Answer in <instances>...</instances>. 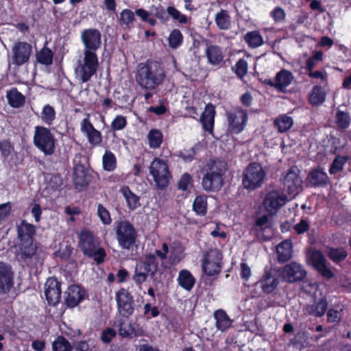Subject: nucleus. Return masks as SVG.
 Here are the masks:
<instances>
[{"mask_svg": "<svg viewBox=\"0 0 351 351\" xmlns=\"http://www.w3.org/2000/svg\"><path fill=\"white\" fill-rule=\"evenodd\" d=\"M84 49L83 58L79 60L75 69L76 78L81 82H88L96 73L99 60L96 51L101 44V35L96 29H86L81 33Z\"/></svg>", "mask_w": 351, "mask_h": 351, "instance_id": "obj_1", "label": "nucleus"}, {"mask_svg": "<svg viewBox=\"0 0 351 351\" xmlns=\"http://www.w3.org/2000/svg\"><path fill=\"white\" fill-rule=\"evenodd\" d=\"M165 73L160 63L148 61L140 66L136 73V80L139 86L146 90H154L162 83Z\"/></svg>", "mask_w": 351, "mask_h": 351, "instance_id": "obj_2", "label": "nucleus"}, {"mask_svg": "<svg viewBox=\"0 0 351 351\" xmlns=\"http://www.w3.org/2000/svg\"><path fill=\"white\" fill-rule=\"evenodd\" d=\"M226 171V164L223 161L210 160L202 169L204 175L202 178V187L207 191H219L223 185V175Z\"/></svg>", "mask_w": 351, "mask_h": 351, "instance_id": "obj_3", "label": "nucleus"}, {"mask_svg": "<svg viewBox=\"0 0 351 351\" xmlns=\"http://www.w3.org/2000/svg\"><path fill=\"white\" fill-rule=\"evenodd\" d=\"M79 247L86 256L93 258L97 264L104 262L105 250L99 246L98 242L89 230L84 229L80 232Z\"/></svg>", "mask_w": 351, "mask_h": 351, "instance_id": "obj_4", "label": "nucleus"}, {"mask_svg": "<svg viewBox=\"0 0 351 351\" xmlns=\"http://www.w3.org/2000/svg\"><path fill=\"white\" fill-rule=\"evenodd\" d=\"M266 178L263 167L256 162L250 163L243 173V184L249 190H254L262 186Z\"/></svg>", "mask_w": 351, "mask_h": 351, "instance_id": "obj_5", "label": "nucleus"}, {"mask_svg": "<svg viewBox=\"0 0 351 351\" xmlns=\"http://www.w3.org/2000/svg\"><path fill=\"white\" fill-rule=\"evenodd\" d=\"M283 191L290 199L295 197L302 191V180L300 170L296 167H291L282 178Z\"/></svg>", "mask_w": 351, "mask_h": 351, "instance_id": "obj_6", "label": "nucleus"}, {"mask_svg": "<svg viewBox=\"0 0 351 351\" xmlns=\"http://www.w3.org/2000/svg\"><path fill=\"white\" fill-rule=\"evenodd\" d=\"M223 255L218 249H211L206 252L202 259L203 272L208 276L218 275L223 267Z\"/></svg>", "mask_w": 351, "mask_h": 351, "instance_id": "obj_7", "label": "nucleus"}, {"mask_svg": "<svg viewBox=\"0 0 351 351\" xmlns=\"http://www.w3.org/2000/svg\"><path fill=\"white\" fill-rule=\"evenodd\" d=\"M34 143L45 155H51L55 151L56 141L51 131L43 126L35 128Z\"/></svg>", "mask_w": 351, "mask_h": 351, "instance_id": "obj_8", "label": "nucleus"}, {"mask_svg": "<svg viewBox=\"0 0 351 351\" xmlns=\"http://www.w3.org/2000/svg\"><path fill=\"white\" fill-rule=\"evenodd\" d=\"M32 52V47L29 43L23 41L16 42L8 56L9 65L19 68L26 64L29 60Z\"/></svg>", "mask_w": 351, "mask_h": 351, "instance_id": "obj_9", "label": "nucleus"}, {"mask_svg": "<svg viewBox=\"0 0 351 351\" xmlns=\"http://www.w3.org/2000/svg\"><path fill=\"white\" fill-rule=\"evenodd\" d=\"M158 263L154 254L147 255L143 261L138 262L135 267L133 280L141 286L147 279L149 274H154L157 270Z\"/></svg>", "mask_w": 351, "mask_h": 351, "instance_id": "obj_10", "label": "nucleus"}, {"mask_svg": "<svg viewBox=\"0 0 351 351\" xmlns=\"http://www.w3.org/2000/svg\"><path fill=\"white\" fill-rule=\"evenodd\" d=\"M149 173L158 188L167 186L171 179V173L167 163L161 159L155 158L150 165Z\"/></svg>", "mask_w": 351, "mask_h": 351, "instance_id": "obj_11", "label": "nucleus"}, {"mask_svg": "<svg viewBox=\"0 0 351 351\" xmlns=\"http://www.w3.org/2000/svg\"><path fill=\"white\" fill-rule=\"evenodd\" d=\"M118 243L121 248L129 250L136 243V232L133 226L128 221L120 222L116 230Z\"/></svg>", "mask_w": 351, "mask_h": 351, "instance_id": "obj_12", "label": "nucleus"}, {"mask_svg": "<svg viewBox=\"0 0 351 351\" xmlns=\"http://www.w3.org/2000/svg\"><path fill=\"white\" fill-rule=\"evenodd\" d=\"M289 200L287 195L278 191H272L266 195L263 206L268 214L272 216Z\"/></svg>", "mask_w": 351, "mask_h": 351, "instance_id": "obj_13", "label": "nucleus"}, {"mask_svg": "<svg viewBox=\"0 0 351 351\" xmlns=\"http://www.w3.org/2000/svg\"><path fill=\"white\" fill-rule=\"evenodd\" d=\"M308 262L324 278L330 279L334 276L331 269L326 263V260L322 253L318 250H311L308 254Z\"/></svg>", "mask_w": 351, "mask_h": 351, "instance_id": "obj_14", "label": "nucleus"}, {"mask_svg": "<svg viewBox=\"0 0 351 351\" xmlns=\"http://www.w3.org/2000/svg\"><path fill=\"white\" fill-rule=\"evenodd\" d=\"M247 122V112L241 108H236L228 114L229 130L234 134L241 132Z\"/></svg>", "mask_w": 351, "mask_h": 351, "instance_id": "obj_15", "label": "nucleus"}, {"mask_svg": "<svg viewBox=\"0 0 351 351\" xmlns=\"http://www.w3.org/2000/svg\"><path fill=\"white\" fill-rule=\"evenodd\" d=\"M115 299L118 310L123 316L131 315L134 310V300L130 292L125 289H121L116 293Z\"/></svg>", "mask_w": 351, "mask_h": 351, "instance_id": "obj_16", "label": "nucleus"}, {"mask_svg": "<svg viewBox=\"0 0 351 351\" xmlns=\"http://www.w3.org/2000/svg\"><path fill=\"white\" fill-rule=\"evenodd\" d=\"M80 130L87 138L88 142L92 146H97L101 143V133L94 128L90 121L88 114L86 118L82 120L80 123Z\"/></svg>", "mask_w": 351, "mask_h": 351, "instance_id": "obj_17", "label": "nucleus"}, {"mask_svg": "<svg viewBox=\"0 0 351 351\" xmlns=\"http://www.w3.org/2000/svg\"><path fill=\"white\" fill-rule=\"evenodd\" d=\"M45 295L49 304L55 306L60 300V282L54 278H49L45 284Z\"/></svg>", "mask_w": 351, "mask_h": 351, "instance_id": "obj_18", "label": "nucleus"}, {"mask_svg": "<svg viewBox=\"0 0 351 351\" xmlns=\"http://www.w3.org/2000/svg\"><path fill=\"white\" fill-rule=\"evenodd\" d=\"M14 273L11 267L0 263V293L6 294L13 288Z\"/></svg>", "mask_w": 351, "mask_h": 351, "instance_id": "obj_19", "label": "nucleus"}, {"mask_svg": "<svg viewBox=\"0 0 351 351\" xmlns=\"http://www.w3.org/2000/svg\"><path fill=\"white\" fill-rule=\"evenodd\" d=\"M306 274L302 265L295 262L286 265L282 271V278L289 282L301 280Z\"/></svg>", "mask_w": 351, "mask_h": 351, "instance_id": "obj_20", "label": "nucleus"}, {"mask_svg": "<svg viewBox=\"0 0 351 351\" xmlns=\"http://www.w3.org/2000/svg\"><path fill=\"white\" fill-rule=\"evenodd\" d=\"M293 78L291 71L282 69L276 73L274 81L269 80L267 84L280 92H285L287 88L292 83Z\"/></svg>", "mask_w": 351, "mask_h": 351, "instance_id": "obj_21", "label": "nucleus"}, {"mask_svg": "<svg viewBox=\"0 0 351 351\" xmlns=\"http://www.w3.org/2000/svg\"><path fill=\"white\" fill-rule=\"evenodd\" d=\"M119 333L123 337H141L144 335V330L139 324L132 323L128 319L124 318L119 325Z\"/></svg>", "mask_w": 351, "mask_h": 351, "instance_id": "obj_22", "label": "nucleus"}, {"mask_svg": "<svg viewBox=\"0 0 351 351\" xmlns=\"http://www.w3.org/2000/svg\"><path fill=\"white\" fill-rule=\"evenodd\" d=\"M85 297V290L80 285H73L68 289L66 303L68 306L73 308L83 301Z\"/></svg>", "mask_w": 351, "mask_h": 351, "instance_id": "obj_23", "label": "nucleus"}, {"mask_svg": "<svg viewBox=\"0 0 351 351\" xmlns=\"http://www.w3.org/2000/svg\"><path fill=\"white\" fill-rule=\"evenodd\" d=\"M307 183L313 186H326L329 184L326 173L320 169H314L309 172L306 178Z\"/></svg>", "mask_w": 351, "mask_h": 351, "instance_id": "obj_24", "label": "nucleus"}, {"mask_svg": "<svg viewBox=\"0 0 351 351\" xmlns=\"http://www.w3.org/2000/svg\"><path fill=\"white\" fill-rule=\"evenodd\" d=\"M37 245L34 239L20 241L18 245L17 255L23 260L31 258L35 255Z\"/></svg>", "mask_w": 351, "mask_h": 351, "instance_id": "obj_25", "label": "nucleus"}, {"mask_svg": "<svg viewBox=\"0 0 351 351\" xmlns=\"http://www.w3.org/2000/svg\"><path fill=\"white\" fill-rule=\"evenodd\" d=\"M215 114V107L209 104L206 106L200 117V122L202 124L203 128L210 134H212L213 131Z\"/></svg>", "mask_w": 351, "mask_h": 351, "instance_id": "obj_26", "label": "nucleus"}, {"mask_svg": "<svg viewBox=\"0 0 351 351\" xmlns=\"http://www.w3.org/2000/svg\"><path fill=\"white\" fill-rule=\"evenodd\" d=\"M18 237L20 241L34 239L33 237L36 232L35 226L31 223L22 221L17 226Z\"/></svg>", "mask_w": 351, "mask_h": 351, "instance_id": "obj_27", "label": "nucleus"}, {"mask_svg": "<svg viewBox=\"0 0 351 351\" xmlns=\"http://www.w3.org/2000/svg\"><path fill=\"white\" fill-rule=\"evenodd\" d=\"M258 283L264 293H270L276 289L279 282L276 276H273L269 272H266Z\"/></svg>", "mask_w": 351, "mask_h": 351, "instance_id": "obj_28", "label": "nucleus"}, {"mask_svg": "<svg viewBox=\"0 0 351 351\" xmlns=\"http://www.w3.org/2000/svg\"><path fill=\"white\" fill-rule=\"evenodd\" d=\"M119 191L125 198L127 205L130 210H134L140 207V197L132 192L128 186H122Z\"/></svg>", "mask_w": 351, "mask_h": 351, "instance_id": "obj_29", "label": "nucleus"}, {"mask_svg": "<svg viewBox=\"0 0 351 351\" xmlns=\"http://www.w3.org/2000/svg\"><path fill=\"white\" fill-rule=\"evenodd\" d=\"M278 259L280 262H286L292 256V243L290 240H285L276 246Z\"/></svg>", "mask_w": 351, "mask_h": 351, "instance_id": "obj_30", "label": "nucleus"}, {"mask_svg": "<svg viewBox=\"0 0 351 351\" xmlns=\"http://www.w3.org/2000/svg\"><path fill=\"white\" fill-rule=\"evenodd\" d=\"M178 285L186 291H191L195 283V278L187 269H182L178 277Z\"/></svg>", "mask_w": 351, "mask_h": 351, "instance_id": "obj_31", "label": "nucleus"}, {"mask_svg": "<svg viewBox=\"0 0 351 351\" xmlns=\"http://www.w3.org/2000/svg\"><path fill=\"white\" fill-rule=\"evenodd\" d=\"M327 306L326 299L322 298L319 300H315L313 304L306 306V312L315 317H321L325 313Z\"/></svg>", "mask_w": 351, "mask_h": 351, "instance_id": "obj_32", "label": "nucleus"}, {"mask_svg": "<svg viewBox=\"0 0 351 351\" xmlns=\"http://www.w3.org/2000/svg\"><path fill=\"white\" fill-rule=\"evenodd\" d=\"M214 318L216 322L217 328L221 332L226 331L232 325V320L226 312L221 309L217 310L214 313Z\"/></svg>", "mask_w": 351, "mask_h": 351, "instance_id": "obj_33", "label": "nucleus"}, {"mask_svg": "<svg viewBox=\"0 0 351 351\" xmlns=\"http://www.w3.org/2000/svg\"><path fill=\"white\" fill-rule=\"evenodd\" d=\"M274 124L278 132L285 133L292 128L293 119L291 117L283 114L275 119Z\"/></svg>", "mask_w": 351, "mask_h": 351, "instance_id": "obj_34", "label": "nucleus"}, {"mask_svg": "<svg viewBox=\"0 0 351 351\" xmlns=\"http://www.w3.org/2000/svg\"><path fill=\"white\" fill-rule=\"evenodd\" d=\"M6 98L8 104L16 108L21 107L25 101V96L15 88H11L7 92Z\"/></svg>", "mask_w": 351, "mask_h": 351, "instance_id": "obj_35", "label": "nucleus"}, {"mask_svg": "<svg viewBox=\"0 0 351 351\" xmlns=\"http://www.w3.org/2000/svg\"><path fill=\"white\" fill-rule=\"evenodd\" d=\"M208 61L213 65L219 64L223 58V55L220 47L216 45H210L206 50Z\"/></svg>", "mask_w": 351, "mask_h": 351, "instance_id": "obj_36", "label": "nucleus"}, {"mask_svg": "<svg viewBox=\"0 0 351 351\" xmlns=\"http://www.w3.org/2000/svg\"><path fill=\"white\" fill-rule=\"evenodd\" d=\"M326 99V91L320 86H315L309 94V103L313 106L322 104Z\"/></svg>", "mask_w": 351, "mask_h": 351, "instance_id": "obj_37", "label": "nucleus"}, {"mask_svg": "<svg viewBox=\"0 0 351 351\" xmlns=\"http://www.w3.org/2000/svg\"><path fill=\"white\" fill-rule=\"evenodd\" d=\"M147 138L149 147L157 149L160 147L163 141V134L160 130L152 129L148 132Z\"/></svg>", "mask_w": 351, "mask_h": 351, "instance_id": "obj_38", "label": "nucleus"}, {"mask_svg": "<svg viewBox=\"0 0 351 351\" xmlns=\"http://www.w3.org/2000/svg\"><path fill=\"white\" fill-rule=\"evenodd\" d=\"M217 26L222 30L228 29L230 27L231 21L230 16L227 10H221L217 12L215 17Z\"/></svg>", "mask_w": 351, "mask_h": 351, "instance_id": "obj_39", "label": "nucleus"}, {"mask_svg": "<svg viewBox=\"0 0 351 351\" xmlns=\"http://www.w3.org/2000/svg\"><path fill=\"white\" fill-rule=\"evenodd\" d=\"M245 40L252 48L260 47L263 43L262 36L256 31L247 32L245 36Z\"/></svg>", "mask_w": 351, "mask_h": 351, "instance_id": "obj_40", "label": "nucleus"}, {"mask_svg": "<svg viewBox=\"0 0 351 351\" xmlns=\"http://www.w3.org/2000/svg\"><path fill=\"white\" fill-rule=\"evenodd\" d=\"M193 209L197 215H205L207 211L206 197L204 195L196 197L193 204Z\"/></svg>", "mask_w": 351, "mask_h": 351, "instance_id": "obj_41", "label": "nucleus"}, {"mask_svg": "<svg viewBox=\"0 0 351 351\" xmlns=\"http://www.w3.org/2000/svg\"><path fill=\"white\" fill-rule=\"evenodd\" d=\"M104 169L108 171H112L116 168L117 159L115 155L110 152L106 151L102 158Z\"/></svg>", "mask_w": 351, "mask_h": 351, "instance_id": "obj_42", "label": "nucleus"}, {"mask_svg": "<svg viewBox=\"0 0 351 351\" xmlns=\"http://www.w3.org/2000/svg\"><path fill=\"white\" fill-rule=\"evenodd\" d=\"M53 52L47 47H43L36 54L37 61L45 65H49L52 63Z\"/></svg>", "mask_w": 351, "mask_h": 351, "instance_id": "obj_43", "label": "nucleus"}, {"mask_svg": "<svg viewBox=\"0 0 351 351\" xmlns=\"http://www.w3.org/2000/svg\"><path fill=\"white\" fill-rule=\"evenodd\" d=\"M53 351H71L72 347L69 341L63 337H58L53 342Z\"/></svg>", "mask_w": 351, "mask_h": 351, "instance_id": "obj_44", "label": "nucleus"}, {"mask_svg": "<svg viewBox=\"0 0 351 351\" xmlns=\"http://www.w3.org/2000/svg\"><path fill=\"white\" fill-rule=\"evenodd\" d=\"M40 117L44 123L50 125L56 117L54 108L49 105H45L41 112Z\"/></svg>", "mask_w": 351, "mask_h": 351, "instance_id": "obj_45", "label": "nucleus"}, {"mask_svg": "<svg viewBox=\"0 0 351 351\" xmlns=\"http://www.w3.org/2000/svg\"><path fill=\"white\" fill-rule=\"evenodd\" d=\"M169 45L170 47L176 49L181 45L183 40L182 33L178 29H173L169 36Z\"/></svg>", "mask_w": 351, "mask_h": 351, "instance_id": "obj_46", "label": "nucleus"}, {"mask_svg": "<svg viewBox=\"0 0 351 351\" xmlns=\"http://www.w3.org/2000/svg\"><path fill=\"white\" fill-rule=\"evenodd\" d=\"M328 256L334 262H339L346 258L347 252L342 248H331L328 252Z\"/></svg>", "mask_w": 351, "mask_h": 351, "instance_id": "obj_47", "label": "nucleus"}, {"mask_svg": "<svg viewBox=\"0 0 351 351\" xmlns=\"http://www.w3.org/2000/svg\"><path fill=\"white\" fill-rule=\"evenodd\" d=\"M350 122V115L343 111H338L336 114L337 125L341 128H348Z\"/></svg>", "mask_w": 351, "mask_h": 351, "instance_id": "obj_48", "label": "nucleus"}, {"mask_svg": "<svg viewBox=\"0 0 351 351\" xmlns=\"http://www.w3.org/2000/svg\"><path fill=\"white\" fill-rule=\"evenodd\" d=\"M134 19V12L130 10L125 9L120 14L121 22L128 27L132 25Z\"/></svg>", "mask_w": 351, "mask_h": 351, "instance_id": "obj_49", "label": "nucleus"}, {"mask_svg": "<svg viewBox=\"0 0 351 351\" xmlns=\"http://www.w3.org/2000/svg\"><path fill=\"white\" fill-rule=\"evenodd\" d=\"M127 125L126 117L119 114L117 115L111 122V128L114 131H119L124 129Z\"/></svg>", "mask_w": 351, "mask_h": 351, "instance_id": "obj_50", "label": "nucleus"}, {"mask_svg": "<svg viewBox=\"0 0 351 351\" xmlns=\"http://www.w3.org/2000/svg\"><path fill=\"white\" fill-rule=\"evenodd\" d=\"M347 160V158L346 157H344V156H338L337 157L331 167H330V169L329 170V172L330 174H335L338 172H339L340 171H341L343 169V167L345 164V162H346Z\"/></svg>", "mask_w": 351, "mask_h": 351, "instance_id": "obj_51", "label": "nucleus"}, {"mask_svg": "<svg viewBox=\"0 0 351 351\" xmlns=\"http://www.w3.org/2000/svg\"><path fill=\"white\" fill-rule=\"evenodd\" d=\"M234 72L239 78L242 79L247 72V61L240 59L234 66Z\"/></svg>", "mask_w": 351, "mask_h": 351, "instance_id": "obj_52", "label": "nucleus"}, {"mask_svg": "<svg viewBox=\"0 0 351 351\" xmlns=\"http://www.w3.org/2000/svg\"><path fill=\"white\" fill-rule=\"evenodd\" d=\"M184 258L183 250L181 247L172 248L169 260L172 265L178 264Z\"/></svg>", "mask_w": 351, "mask_h": 351, "instance_id": "obj_53", "label": "nucleus"}, {"mask_svg": "<svg viewBox=\"0 0 351 351\" xmlns=\"http://www.w3.org/2000/svg\"><path fill=\"white\" fill-rule=\"evenodd\" d=\"M167 12L169 16H171L174 20L179 21L180 23H186V16L180 12L174 7L169 6L167 9Z\"/></svg>", "mask_w": 351, "mask_h": 351, "instance_id": "obj_54", "label": "nucleus"}, {"mask_svg": "<svg viewBox=\"0 0 351 351\" xmlns=\"http://www.w3.org/2000/svg\"><path fill=\"white\" fill-rule=\"evenodd\" d=\"M97 215L104 224L108 225L111 223L112 219L109 212L101 204L97 206Z\"/></svg>", "mask_w": 351, "mask_h": 351, "instance_id": "obj_55", "label": "nucleus"}, {"mask_svg": "<svg viewBox=\"0 0 351 351\" xmlns=\"http://www.w3.org/2000/svg\"><path fill=\"white\" fill-rule=\"evenodd\" d=\"M269 217L267 215H263L258 217L255 223L256 230H264L270 228Z\"/></svg>", "mask_w": 351, "mask_h": 351, "instance_id": "obj_56", "label": "nucleus"}, {"mask_svg": "<svg viewBox=\"0 0 351 351\" xmlns=\"http://www.w3.org/2000/svg\"><path fill=\"white\" fill-rule=\"evenodd\" d=\"M192 185L191 176L189 173H184L181 177L179 182V189L182 191H186Z\"/></svg>", "mask_w": 351, "mask_h": 351, "instance_id": "obj_57", "label": "nucleus"}, {"mask_svg": "<svg viewBox=\"0 0 351 351\" xmlns=\"http://www.w3.org/2000/svg\"><path fill=\"white\" fill-rule=\"evenodd\" d=\"M270 15L276 23L282 21L285 18V10L280 7H276L271 12Z\"/></svg>", "mask_w": 351, "mask_h": 351, "instance_id": "obj_58", "label": "nucleus"}, {"mask_svg": "<svg viewBox=\"0 0 351 351\" xmlns=\"http://www.w3.org/2000/svg\"><path fill=\"white\" fill-rule=\"evenodd\" d=\"M30 212L34 217L36 222H39L40 220V216L42 214V209L38 203L34 202L30 204L29 206Z\"/></svg>", "mask_w": 351, "mask_h": 351, "instance_id": "obj_59", "label": "nucleus"}, {"mask_svg": "<svg viewBox=\"0 0 351 351\" xmlns=\"http://www.w3.org/2000/svg\"><path fill=\"white\" fill-rule=\"evenodd\" d=\"M12 204L10 202L0 204V221L7 217L11 212Z\"/></svg>", "mask_w": 351, "mask_h": 351, "instance_id": "obj_60", "label": "nucleus"}, {"mask_svg": "<svg viewBox=\"0 0 351 351\" xmlns=\"http://www.w3.org/2000/svg\"><path fill=\"white\" fill-rule=\"evenodd\" d=\"M116 336V331L110 328L104 330L101 335V340L105 343H109Z\"/></svg>", "mask_w": 351, "mask_h": 351, "instance_id": "obj_61", "label": "nucleus"}, {"mask_svg": "<svg viewBox=\"0 0 351 351\" xmlns=\"http://www.w3.org/2000/svg\"><path fill=\"white\" fill-rule=\"evenodd\" d=\"M293 229L298 234H303L309 229V225L306 221L302 219L294 226Z\"/></svg>", "mask_w": 351, "mask_h": 351, "instance_id": "obj_62", "label": "nucleus"}, {"mask_svg": "<svg viewBox=\"0 0 351 351\" xmlns=\"http://www.w3.org/2000/svg\"><path fill=\"white\" fill-rule=\"evenodd\" d=\"M328 321L330 322H338L341 319L340 311L330 309L327 313Z\"/></svg>", "mask_w": 351, "mask_h": 351, "instance_id": "obj_63", "label": "nucleus"}, {"mask_svg": "<svg viewBox=\"0 0 351 351\" xmlns=\"http://www.w3.org/2000/svg\"><path fill=\"white\" fill-rule=\"evenodd\" d=\"M0 150L3 156H8L10 154L12 147L9 141H3L0 142Z\"/></svg>", "mask_w": 351, "mask_h": 351, "instance_id": "obj_64", "label": "nucleus"}]
</instances>
